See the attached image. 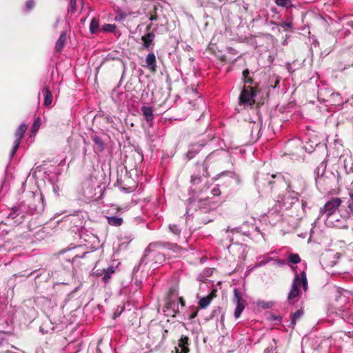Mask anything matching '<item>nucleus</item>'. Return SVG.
Segmentation results:
<instances>
[{"label": "nucleus", "instance_id": "obj_1", "mask_svg": "<svg viewBox=\"0 0 353 353\" xmlns=\"http://www.w3.org/2000/svg\"><path fill=\"white\" fill-rule=\"evenodd\" d=\"M256 183L260 188L268 185L270 190H272L274 185H280L285 182L287 183L286 190L299 197L304 192L306 184L303 179L299 178H292L286 181L281 174H262L256 179Z\"/></svg>", "mask_w": 353, "mask_h": 353}, {"label": "nucleus", "instance_id": "obj_2", "mask_svg": "<svg viewBox=\"0 0 353 353\" xmlns=\"http://www.w3.org/2000/svg\"><path fill=\"white\" fill-rule=\"evenodd\" d=\"M243 82L245 84L239 97V105H250L251 108H254L253 105H255V108H260L267 100L269 92L264 97L259 84L250 77L245 79Z\"/></svg>", "mask_w": 353, "mask_h": 353}, {"label": "nucleus", "instance_id": "obj_3", "mask_svg": "<svg viewBox=\"0 0 353 353\" xmlns=\"http://www.w3.org/2000/svg\"><path fill=\"white\" fill-rule=\"evenodd\" d=\"M216 208V203L210 201L208 197L194 199L188 203L186 214L188 216H192L201 223L206 224L214 219Z\"/></svg>", "mask_w": 353, "mask_h": 353}, {"label": "nucleus", "instance_id": "obj_4", "mask_svg": "<svg viewBox=\"0 0 353 353\" xmlns=\"http://www.w3.org/2000/svg\"><path fill=\"white\" fill-rule=\"evenodd\" d=\"M342 199L339 197H332L320 209L319 215L325 220V224L328 226H337L339 219L333 220V216L339 210V207L342 204Z\"/></svg>", "mask_w": 353, "mask_h": 353}, {"label": "nucleus", "instance_id": "obj_5", "mask_svg": "<svg viewBox=\"0 0 353 353\" xmlns=\"http://www.w3.org/2000/svg\"><path fill=\"white\" fill-rule=\"evenodd\" d=\"M292 268L294 272V278L288 295V300L290 302H294V299L300 296L301 287L305 292L307 291L308 285L305 271L303 270L299 274L296 267H292Z\"/></svg>", "mask_w": 353, "mask_h": 353}, {"label": "nucleus", "instance_id": "obj_6", "mask_svg": "<svg viewBox=\"0 0 353 353\" xmlns=\"http://www.w3.org/2000/svg\"><path fill=\"white\" fill-rule=\"evenodd\" d=\"M179 303L181 307H183L185 305L183 299L179 296L177 288L172 287L170 289L165 305L166 309L165 312H168L167 315L175 316L179 310Z\"/></svg>", "mask_w": 353, "mask_h": 353}, {"label": "nucleus", "instance_id": "obj_7", "mask_svg": "<svg viewBox=\"0 0 353 353\" xmlns=\"http://www.w3.org/2000/svg\"><path fill=\"white\" fill-rule=\"evenodd\" d=\"M276 202L280 209L286 210L291 209L295 205H299V196L288 190L284 194H280Z\"/></svg>", "mask_w": 353, "mask_h": 353}, {"label": "nucleus", "instance_id": "obj_8", "mask_svg": "<svg viewBox=\"0 0 353 353\" xmlns=\"http://www.w3.org/2000/svg\"><path fill=\"white\" fill-rule=\"evenodd\" d=\"M29 213H40L44 209V203L41 194L37 192H30V196L27 198Z\"/></svg>", "mask_w": 353, "mask_h": 353}, {"label": "nucleus", "instance_id": "obj_9", "mask_svg": "<svg viewBox=\"0 0 353 353\" xmlns=\"http://www.w3.org/2000/svg\"><path fill=\"white\" fill-rule=\"evenodd\" d=\"M233 292L234 296L232 298V301L236 305L234 316L236 319H238L244 310L246 303L243 299V293L242 292L237 288H234Z\"/></svg>", "mask_w": 353, "mask_h": 353}, {"label": "nucleus", "instance_id": "obj_10", "mask_svg": "<svg viewBox=\"0 0 353 353\" xmlns=\"http://www.w3.org/2000/svg\"><path fill=\"white\" fill-rule=\"evenodd\" d=\"M81 246H76L68 249V250L62 251V254H65V259L71 263H74L78 259H82L85 256V254H88V252H81L82 250Z\"/></svg>", "mask_w": 353, "mask_h": 353}, {"label": "nucleus", "instance_id": "obj_11", "mask_svg": "<svg viewBox=\"0 0 353 353\" xmlns=\"http://www.w3.org/2000/svg\"><path fill=\"white\" fill-rule=\"evenodd\" d=\"M281 210L277 203L272 208L268 210L265 215L270 224L272 225H276L281 220L282 214Z\"/></svg>", "mask_w": 353, "mask_h": 353}, {"label": "nucleus", "instance_id": "obj_12", "mask_svg": "<svg viewBox=\"0 0 353 353\" xmlns=\"http://www.w3.org/2000/svg\"><path fill=\"white\" fill-rule=\"evenodd\" d=\"M159 245V243H151L149 244L148 248L145 250L144 257L146 258L148 256L150 257L154 256L156 259V263H161L162 261L165 260L164 256L161 253H155L154 250Z\"/></svg>", "mask_w": 353, "mask_h": 353}, {"label": "nucleus", "instance_id": "obj_13", "mask_svg": "<svg viewBox=\"0 0 353 353\" xmlns=\"http://www.w3.org/2000/svg\"><path fill=\"white\" fill-rule=\"evenodd\" d=\"M349 199L347 201V208L348 210L341 211V217L345 220H348L351 216H353V188L348 190Z\"/></svg>", "mask_w": 353, "mask_h": 353}, {"label": "nucleus", "instance_id": "obj_14", "mask_svg": "<svg viewBox=\"0 0 353 353\" xmlns=\"http://www.w3.org/2000/svg\"><path fill=\"white\" fill-rule=\"evenodd\" d=\"M131 181V179L127 176H125L123 180L117 181L118 185L121 190L125 193L132 192L137 188V185L134 181L132 182V184H128V181Z\"/></svg>", "mask_w": 353, "mask_h": 353}, {"label": "nucleus", "instance_id": "obj_15", "mask_svg": "<svg viewBox=\"0 0 353 353\" xmlns=\"http://www.w3.org/2000/svg\"><path fill=\"white\" fill-rule=\"evenodd\" d=\"M189 338L187 336L182 335L178 341V346L175 347L176 353H188Z\"/></svg>", "mask_w": 353, "mask_h": 353}, {"label": "nucleus", "instance_id": "obj_16", "mask_svg": "<svg viewBox=\"0 0 353 353\" xmlns=\"http://www.w3.org/2000/svg\"><path fill=\"white\" fill-rule=\"evenodd\" d=\"M15 135H16V140H15L14 145L12 146V148L10 151V159H11L14 157V154L16 153V152L19 148L20 141L22 139V123L19 125V127L16 131Z\"/></svg>", "mask_w": 353, "mask_h": 353}, {"label": "nucleus", "instance_id": "obj_17", "mask_svg": "<svg viewBox=\"0 0 353 353\" xmlns=\"http://www.w3.org/2000/svg\"><path fill=\"white\" fill-rule=\"evenodd\" d=\"M146 67L152 72L157 71V60L154 53H149L145 57Z\"/></svg>", "mask_w": 353, "mask_h": 353}, {"label": "nucleus", "instance_id": "obj_18", "mask_svg": "<svg viewBox=\"0 0 353 353\" xmlns=\"http://www.w3.org/2000/svg\"><path fill=\"white\" fill-rule=\"evenodd\" d=\"M155 38V34L154 32H150L148 34L141 37V40L143 41V47L145 49L149 50L152 46H154V40Z\"/></svg>", "mask_w": 353, "mask_h": 353}, {"label": "nucleus", "instance_id": "obj_19", "mask_svg": "<svg viewBox=\"0 0 353 353\" xmlns=\"http://www.w3.org/2000/svg\"><path fill=\"white\" fill-rule=\"evenodd\" d=\"M280 83V77L274 74L269 75L267 81L265 82V87L268 89L275 88Z\"/></svg>", "mask_w": 353, "mask_h": 353}, {"label": "nucleus", "instance_id": "obj_20", "mask_svg": "<svg viewBox=\"0 0 353 353\" xmlns=\"http://www.w3.org/2000/svg\"><path fill=\"white\" fill-rule=\"evenodd\" d=\"M339 315L345 321L353 325V310L345 307L344 310H339Z\"/></svg>", "mask_w": 353, "mask_h": 353}, {"label": "nucleus", "instance_id": "obj_21", "mask_svg": "<svg viewBox=\"0 0 353 353\" xmlns=\"http://www.w3.org/2000/svg\"><path fill=\"white\" fill-rule=\"evenodd\" d=\"M66 40H67L66 32L63 31L61 33L59 39H57V41L55 43L54 48H55L56 52H61L63 47L65 46Z\"/></svg>", "mask_w": 353, "mask_h": 353}, {"label": "nucleus", "instance_id": "obj_22", "mask_svg": "<svg viewBox=\"0 0 353 353\" xmlns=\"http://www.w3.org/2000/svg\"><path fill=\"white\" fill-rule=\"evenodd\" d=\"M43 94L44 98L43 105L48 108L52 102V94L49 88L46 87L43 90Z\"/></svg>", "mask_w": 353, "mask_h": 353}, {"label": "nucleus", "instance_id": "obj_23", "mask_svg": "<svg viewBox=\"0 0 353 353\" xmlns=\"http://www.w3.org/2000/svg\"><path fill=\"white\" fill-rule=\"evenodd\" d=\"M114 268L113 266H109L107 269H103V277L102 279L104 283H108L110 279L112 276V274L114 272ZM97 276H101L102 273H97Z\"/></svg>", "mask_w": 353, "mask_h": 353}, {"label": "nucleus", "instance_id": "obj_24", "mask_svg": "<svg viewBox=\"0 0 353 353\" xmlns=\"http://www.w3.org/2000/svg\"><path fill=\"white\" fill-rule=\"evenodd\" d=\"M303 310L301 309L298 310L295 312L292 313L291 314L290 323L288 326L293 329L296 325V321L299 319L303 316Z\"/></svg>", "mask_w": 353, "mask_h": 353}, {"label": "nucleus", "instance_id": "obj_25", "mask_svg": "<svg viewBox=\"0 0 353 353\" xmlns=\"http://www.w3.org/2000/svg\"><path fill=\"white\" fill-rule=\"evenodd\" d=\"M212 298V294L202 297L199 301V307L202 309L206 308L211 303Z\"/></svg>", "mask_w": 353, "mask_h": 353}, {"label": "nucleus", "instance_id": "obj_26", "mask_svg": "<svg viewBox=\"0 0 353 353\" xmlns=\"http://www.w3.org/2000/svg\"><path fill=\"white\" fill-rule=\"evenodd\" d=\"M107 221L112 226H120L123 223L122 218L118 216H107Z\"/></svg>", "mask_w": 353, "mask_h": 353}, {"label": "nucleus", "instance_id": "obj_27", "mask_svg": "<svg viewBox=\"0 0 353 353\" xmlns=\"http://www.w3.org/2000/svg\"><path fill=\"white\" fill-rule=\"evenodd\" d=\"M41 121L40 117H37L34 119L30 130V137H34L41 125Z\"/></svg>", "mask_w": 353, "mask_h": 353}, {"label": "nucleus", "instance_id": "obj_28", "mask_svg": "<svg viewBox=\"0 0 353 353\" xmlns=\"http://www.w3.org/2000/svg\"><path fill=\"white\" fill-rule=\"evenodd\" d=\"M99 29V23L96 18H92L90 24V31L91 34H96Z\"/></svg>", "mask_w": 353, "mask_h": 353}, {"label": "nucleus", "instance_id": "obj_29", "mask_svg": "<svg viewBox=\"0 0 353 353\" xmlns=\"http://www.w3.org/2000/svg\"><path fill=\"white\" fill-rule=\"evenodd\" d=\"M326 166H327V163H326V161H323L316 168V169L315 170V173L318 177L320 176H322L323 175V174L325 173V169H326Z\"/></svg>", "mask_w": 353, "mask_h": 353}, {"label": "nucleus", "instance_id": "obj_30", "mask_svg": "<svg viewBox=\"0 0 353 353\" xmlns=\"http://www.w3.org/2000/svg\"><path fill=\"white\" fill-rule=\"evenodd\" d=\"M274 3L280 7L289 8L293 6L292 0H274Z\"/></svg>", "mask_w": 353, "mask_h": 353}, {"label": "nucleus", "instance_id": "obj_31", "mask_svg": "<svg viewBox=\"0 0 353 353\" xmlns=\"http://www.w3.org/2000/svg\"><path fill=\"white\" fill-rule=\"evenodd\" d=\"M130 14V12H126L121 10H117L114 19L117 21H123V20Z\"/></svg>", "mask_w": 353, "mask_h": 353}, {"label": "nucleus", "instance_id": "obj_32", "mask_svg": "<svg viewBox=\"0 0 353 353\" xmlns=\"http://www.w3.org/2000/svg\"><path fill=\"white\" fill-rule=\"evenodd\" d=\"M92 140L98 146L100 151H102L104 149V143L99 137L97 135H92Z\"/></svg>", "mask_w": 353, "mask_h": 353}, {"label": "nucleus", "instance_id": "obj_33", "mask_svg": "<svg viewBox=\"0 0 353 353\" xmlns=\"http://www.w3.org/2000/svg\"><path fill=\"white\" fill-rule=\"evenodd\" d=\"M301 261V258L298 254L292 253L288 256V262L292 264H297Z\"/></svg>", "mask_w": 353, "mask_h": 353}, {"label": "nucleus", "instance_id": "obj_34", "mask_svg": "<svg viewBox=\"0 0 353 353\" xmlns=\"http://www.w3.org/2000/svg\"><path fill=\"white\" fill-rule=\"evenodd\" d=\"M36 5L37 2L35 0H26L25 4L26 10L28 12H31L36 7Z\"/></svg>", "mask_w": 353, "mask_h": 353}, {"label": "nucleus", "instance_id": "obj_35", "mask_svg": "<svg viewBox=\"0 0 353 353\" xmlns=\"http://www.w3.org/2000/svg\"><path fill=\"white\" fill-rule=\"evenodd\" d=\"M144 119L148 123L149 125H152V121L154 119L153 112H143Z\"/></svg>", "mask_w": 353, "mask_h": 353}, {"label": "nucleus", "instance_id": "obj_36", "mask_svg": "<svg viewBox=\"0 0 353 353\" xmlns=\"http://www.w3.org/2000/svg\"><path fill=\"white\" fill-rule=\"evenodd\" d=\"M116 29L114 24H105L102 26L101 30L104 32H113Z\"/></svg>", "mask_w": 353, "mask_h": 353}, {"label": "nucleus", "instance_id": "obj_37", "mask_svg": "<svg viewBox=\"0 0 353 353\" xmlns=\"http://www.w3.org/2000/svg\"><path fill=\"white\" fill-rule=\"evenodd\" d=\"M169 229L171 232L177 236H179L181 232V229L176 224H170Z\"/></svg>", "mask_w": 353, "mask_h": 353}, {"label": "nucleus", "instance_id": "obj_38", "mask_svg": "<svg viewBox=\"0 0 353 353\" xmlns=\"http://www.w3.org/2000/svg\"><path fill=\"white\" fill-rule=\"evenodd\" d=\"M157 7L154 6L152 10L150 12V20L157 21L158 19V15L157 14Z\"/></svg>", "mask_w": 353, "mask_h": 353}, {"label": "nucleus", "instance_id": "obj_39", "mask_svg": "<svg viewBox=\"0 0 353 353\" xmlns=\"http://www.w3.org/2000/svg\"><path fill=\"white\" fill-rule=\"evenodd\" d=\"M279 26L282 27L285 31L290 30L292 27V22L283 21L279 24Z\"/></svg>", "mask_w": 353, "mask_h": 353}, {"label": "nucleus", "instance_id": "obj_40", "mask_svg": "<svg viewBox=\"0 0 353 353\" xmlns=\"http://www.w3.org/2000/svg\"><path fill=\"white\" fill-rule=\"evenodd\" d=\"M136 82H137V80L134 79V81H133L132 79H131L129 81H128L127 83L125 84V86L126 90L132 91V90H134L135 88L133 87L132 85H133V83H136Z\"/></svg>", "mask_w": 353, "mask_h": 353}, {"label": "nucleus", "instance_id": "obj_41", "mask_svg": "<svg viewBox=\"0 0 353 353\" xmlns=\"http://www.w3.org/2000/svg\"><path fill=\"white\" fill-rule=\"evenodd\" d=\"M77 1L76 0H70L69 3L68 12H74L77 10L76 8Z\"/></svg>", "mask_w": 353, "mask_h": 353}, {"label": "nucleus", "instance_id": "obj_42", "mask_svg": "<svg viewBox=\"0 0 353 353\" xmlns=\"http://www.w3.org/2000/svg\"><path fill=\"white\" fill-rule=\"evenodd\" d=\"M272 259L270 258V257H267L266 259H264L263 260H261L260 261H259L256 264V266H258V267H261V266H263V265H265V264H267Z\"/></svg>", "mask_w": 353, "mask_h": 353}, {"label": "nucleus", "instance_id": "obj_43", "mask_svg": "<svg viewBox=\"0 0 353 353\" xmlns=\"http://www.w3.org/2000/svg\"><path fill=\"white\" fill-rule=\"evenodd\" d=\"M259 305L261 306V307L265 309V308L270 307L272 305V303H270V302L261 301V302L259 303Z\"/></svg>", "mask_w": 353, "mask_h": 353}, {"label": "nucleus", "instance_id": "obj_44", "mask_svg": "<svg viewBox=\"0 0 353 353\" xmlns=\"http://www.w3.org/2000/svg\"><path fill=\"white\" fill-rule=\"evenodd\" d=\"M201 181V176L199 175H192L191 176V182L194 184L199 183Z\"/></svg>", "mask_w": 353, "mask_h": 353}, {"label": "nucleus", "instance_id": "obj_45", "mask_svg": "<svg viewBox=\"0 0 353 353\" xmlns=\"http://www.w3.org/2000/svg\"><path fill=\"white\" fill-rule=\"evenodd\" d=\"M196 152H194L193 150H190L186 154V157L188 160H190L192 159L196 154Z\"/></svg>", "mask_w": 353, "mask_h": 353}, {"label": "nucleus", "instance_id": "obj_46", "mask_svg": "<svg viewBox=\"0 0 353 353\" xmlns=\"http://www.w3.org/2000/svg\"><path fill=\"white\" fill-rule=\"evenodd\" d=\"M211 192L214 196H219L221 194V191L218 187L212 188Z\"/></svg>", "mask_w": 353, "mask_h": 353}, {"label": "nucleus", "instance_id": "obj_47", "mask_svg": "<svg viewBox=\"0 0 353 353\" xmlns=\"http://www.w3.org/2000/svg\"><path fill=\"white\" fill-rule=\"evenodd\" d=\"M270 319L273 321H281V316H276V315H274V314H272L271 315V317Z\"/></svg>", "mask_w": 353, "mask_h": 353}, {"label": "nucleus", "instance_id": "obj_48", "mask_svg": "<svg viewBox=\"0 0 353 353\" xmlns=\"http://www.w3.org/2000/svg\"><path fill=\"white\" fill-rule=\"evenodd\" d=\"M249 74H250V71L248 69H245L243 71V80H244L245 79L249 77Z\"/></svg>", "mask_w": 353, "mask_h": 353}, {"label": "nucleus", "instance_id": "obj_49", "mask_svg": "<svg viewBox=\"0 0 353 353\" xmlns=\"http://www.w3.org/2000/svg\"><path fill=\"white\" fill-rule=\"evenodd\" d=\"M301 209H302L303 212H305V208L307 207V203H306V201H305L302 200V201H301Z\"/></svg>", "mask_w": 353, "mask_h": 353}, {"label": "nucleus", "instance_id": "obj_50", "mask_svg": "<svg viewBox=\"0 0 353 353\" xmlns=\"http://www.w3.org/2000/svg\"><path fill=\"white\" fill-rule=\"evenodd\" d=\"M344 334L346 335L348 338H353V331L345 332Z\"/></svg>", "mask_w": 353, "mask_h": 353}, {"label": "nucleus", "instance_id": "obj_51", "mask_svg": "<svg viewBox=\"0 0 353 353\" xmlns=\"http://www.w3.org/2000/svg\"><path fill=\"white\" fill-rule=\"evenodd\" d=\"M199 168H201L203 172H207V168L204 164L200 165Z\"/></svg>", "mask_w": 353, "mask_h": 353}, {"label": "nucleus", "instance_id": "obj_52", "mask_svg": "<svg viewBox=\"0 0 353 353\" xmlns=\"http://www.w3.org/2000/svg\"><path fill=\"white\" fill-rule=\"evenodd\" d=\"M141 110H142V111H144V110H151V109H150V108H148V107H146V106H143V107L141 108Z\"/></svg>", "mask_w": 353, "mask_h": 353}, {"label": "nucleus", "instance_id": "obj_53", "mask_svg": "<svg viewBox=\"0 0 353 353\" xmlns=\"http://www.w3.org/2000/svg\"><path fill=\"white\" fill-rule=\"evenodd\" d=\"M252 112L258 117L259 121H260L261 120V116H259V112Z\"/></svg>", "mask_w": 353, "mask_h": 353}, {"label": "nucleus", "instance_id": "obj_54", "mask_svg": "<svg viewBox=\"0 0 353 353\" xmlns=\"http://www.w3.org/2000/svg\"><path fill=\"white\" fill-rule=\"evenodd\" d=\"M168 334V330H163V338H165L166 335Z\"/></svg>", "mask_w": 353, "mask_h": 353}, {"label": "nucleus", "instance_id": "obj_55", "mask_svg": "<svg viewBox=\"0 0 353 353\" xmlns=\"http://www.w3.org/2000/svg\"><path fill=\"white\" fill-rule=\"evenodd\" d=\"M228 50H229L230 52H232V54H235L236 53V52L235 51V50L232 49V48H228Z\"/></svg>", "mask_w": 353, "mask_h": 353}, {"label": "nucleus", "instance_id": "obj_56", "mask_svg": "<svg viewBox=\"0 0 353 353\" xmlns=\"http://www.w3.org/2000/svg\"><path fill=\"white\" fill-rule=\"evenodd\" d=\"M127 241H130L133 239L132 236H129L128 237H125Z\"/></svg>", "mask_w": 353, "mask_h": 353}, {"label": "nucleus", "instance_id": "obj_57", "mask_svg": "<svg viewBox=\"0 0 353 353\" xmlns=\"http://www.w3.org/2000/svg\"><path fill=\"white\" fill-rule=\"evenodd\" d=\"M151 26H152V24H150L149 26H147V30H150V28H151Z\"/></svg>", "mask_w": 353, "mask_h": 353}, {"label": "nucleus", "instance_id": "obj_58", "mask_svg": "<svg viewBox=\"0 0 353 353\" xmlns=\"http://www.w3.org/2000/svg\"><path fill=\"white\" fill-rule=\"evenodd\" d=\"M25 127H26V125L23 124V132H25V130H26L24 129V128H25Z\"/></svg>", "mask_w": 353, "mask_h": 353}, {"label": "nucleus", "instance_id": "obj_59", "mask_svg": "<svg viewBox=\"0 0 353 353\" xmlns=\"http://www.w3.org/2000/svg\"><path fill=\"white\" fill-rule=\"evenodd\" d=\"M250 122L255 123L256 121H254V120H252V121H250Z\"/></svg>", "mask_w": 353, "mask_h": 353}, {"label": "nucleus", "instance_id": "obj_60", "mask_svg": "<svg viewBox=\"0 0 353 353\" xmlns=\"http://www.w3.org/2000/svg\"><path fill=\"white\" fill-rule=\"evenodd\" d=\"M280 264H284V262H279Z\"/></svg>", "mask_w": 353, "mask_h": 353}]
</instances>
